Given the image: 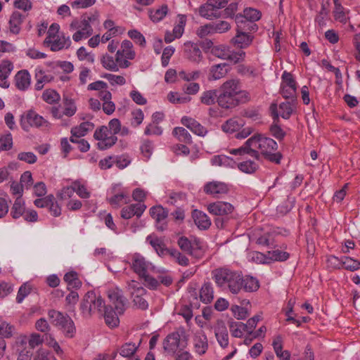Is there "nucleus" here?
<instances>
[{"mask_svg": "<svg viewBox=\"0 0 360 360\" xmlns=\"http://www.w3.org/2000/svg\"><path fill=\"white\" fill-rule=\"evenodd\" d=\"M217 103L222 108L229 109L238 105L240 101L237 97L231 95L230 93L226 94L221 91V94L217 96Z\"/></svg>", "mask_w": 360, "mask_h": 360, "instance_id": "26", "label": "nucleus"}, {"mask_svg": "<svg viewBox=\"0 0 360 360\" xmlns=\"http://www.w3.org/2000/svg\"><path fill=\"white\" fill-rule=\"evenodd\" d=\"M131 268L139 277L146 276L149 271H154L155 266L146 261L140 254H134L131 257Z\"/></svg>", "mask_w": 360, "mask_h": 360, "instance_id": "10", "label": "nucleus"}, {"mask_svg": "<svg viewBox=\"0 0 360 360\" xmlns=\"http://www.w3.org/2000/svg\"><path fill=\"white\" fill-rule=\"evenodd\" d=\"M181 335L179 331L169 334L162 342L163 349L168 353H174L181 345Z\"/></svg>", "mask_w": 360, "mask_h": 360, "instance_id": "15", "label": "nucleus"}, {"mask_svg": "<svg viewBox=\"0 0 360 360\" xmlns=\"http://www.w3.org/2000/svg\"><path fill=\"white\" fill-rule=\"evenodd\" d=\"M214 335L219 345L222 348H226L229 346V333L225 324L222 321H219L214 328Z\"/></svg>", "mask_w": 360, "mask_h": 360, "instance_id": "22", "label": "nucleus"}, {"mask_svg": "<svg viewBox=\"0 0 360 360\" xmlns=\"http://www.w3.org/2000/svg\"><path fill=\"white\" fill-rule=\"evenodd\" d=\"M87 20L82 19L79 20L77 19H75L72 21L70 25V30L71 31L75 30H79L81 31L84 32L87 35H91L93 33V29L91 25L88 23Z\"/></svg>", "mask_w": 360, "mask_h": 360, "instance_id": "35", "label": "nucleus"}, {"mask_svg": "<svg viewBox=\"0 0 360 360\" xmlns=\"http://www.w3.org/2000/svg\"><path fill=\"white\" fill-rule=\"evenodd\" d=\"M117 312H115L111 307H105L103 311V314L99 315L105 319V323L110 328H114L118 326L120 320Z\"/></svg>", "mask_w": 360, "mask_h": 360, "instance_id": "29", "label": "nucleus"}, {"mask_svg": "<svg viewBox=\"0 0 360 360\" xmlns=\"http://www.w3.org/2000/svg\"><path fill=\"white\" fill-rule=\"evenodd\" d=\"M46 42L50 44L51 50L53 51H57L64 48L68 49L71 45V40L70 37H63L59 39H55L54 38L47 40Z\"/></svg>", "mask_w": 360, "mask_h": 360, "instance_id": "39", "label": "nucleus"}, {"mask_svg": "<svg viewBox=\"0 0 360 360\" xmlns=\"http://www.w3.org/2000/svg\"><path fill=\"white\" fill-rule=\"evenodd\" d=\"M230 49L225 45H218L213 46L210 51L211 53L222 60H226L229 57V52Z\"/></svg>", "mask_w": 360, "mask_h": 360, "instance_id": "52", "label": "nucleus"}, {"mask_svg": "<svg viewBox=\"0 0 360 360\" xmlns=\"http://www.w3.org/2000/svg\"><path fill=\"white\" fill-rule=\"evenodd\" d=\"M267 257L269 259V263H270L271 262L276 261L284 262L289 258L290 255L287 252H284L278 249H276L268 251Z\"/></svg>", "mask_w": 360, "mask_h": 360, "instance_id": "46", "label": "nucleus"}, {"mask_svg": "<svg viewBox=\"0 0 360 360\" xmlns=\"http://www.w3.org/2000/svg\"><path fill=\"white\" fill-rule=\"evenodd\" d=\"M103 77L108 79L111 85H124L126 84V79L123 76L116 75L110 73H106L103 75Z\"/></svg>", "mask_w": 360, "mask_h": 360, "instance_id": "60", "label": "nucleus"}, {"mask_svg": "<svg viewBox=\"0 0 360 360\" xmlns=\"http://www.w3.org/2000/svg\"><path fill=\"white\" fill-rule=\"evenodd\" d=\"M31 84V76L26 70H20L15 76V85L20 91L27 90Z\"/></svg>", "mask_w": 360, "mask_h": 360, "instance_id": "24", "label": "nucleus"}, {"mask_svg": "<svg viewBox=\"0 0 360 360\" xmlns=\"http://www.w3.org/2000/svg\"><path fill=\"white\" fill-rule=\"evenodd\" d=\"M146 209V206L141 202H137L123 207L121 210V217L129 219L134 216L140 217Z\"/></svg>", "mask_w": 360, "mask_h": 360, "instance_id": "16", "label": "nucleus"}, {"mask_svg": "<svg viewBox=\"0 0 360 360\" xmlns=\"http://www.w3.org/2000/svg\"><path fill=\"white\" fill-rule=\"evenodd\" d=\"M63 279L67 283L68 289L70 288L79 289L82 286V282L75 271H70L65 274Z\"/></svg>", "mask_w": 360, "mask_h": 360, "instance_id": "45", "label": "nucleus"}, {"mask_svg": "<svg viewBox=\"0 0 360 360\" xmlns=\"http://www.w3.org/2000/svg\"><path fill=\"white\" fill-rule=\"evenodd\" d=\"M238 168L242 172L251 174L257 170L259 166L254 161L248 160L238 163Z\"/></svg>", "mask_w": 360, "mask_h": 360, "instance_id": "49", "label": "nucleus"}, {"mask_svg": "<svg viewBox=\"0 0 360 360\" xmlns=\"http://www.w3.org/2000/svg\"><path fill=\"white\" fill-rule=\"evenodd\" d=\"M193 345L195 352L199 355L206 353L208 349V341L203 330H200L195 333L193 338Z\"/></svg>", "mask_w": 360, "mask_h": 360, "instance_id": "14", "label": "nucleus"}, {"mask_svg": "<svg viewBox=\"0 0 360 360\" xmlns=\"http://www.w3.org/2000/svg\"><path fill=\"white\" fill-rule=\"evenodd\" d=\"M75 192L83 199H87L90 197V192L87 190L86 186L80 183L79 181H75Z\"/></svg>", "mask_w": 360, "mask_h": 360, "instance_id": "57", "label": "nucleus"}, {"mask_svg": "<svg viewBox=\"0 0 360 360\" xmlns=\"http://www.w3.org/2000/svg\"><path fill=\"white\" fill-rule=\"evenodd\" d=\"M342 268L354 271L360 268V262L349 257H342Z\"/></svg>", "mask_w": 360, "mask_h": 360, "instance_id": "54", "label": "nucleus"}, {"mask_svg": "<svg viewBox=\"0 0 360 360\" xmlns=\"http://www.w3.org/2000/svg\"><path fill=\"white\" fill-rule=\"evenodd\" d=\"M139 346V344L136 345L135 343L126 342L120 347L118 352L123 357H131L135 354Z\"/></svg>", "mask_w": 360, "mask_h": 360, "instance_id": "47", "label": "nucleus"}, {"mask_svg": "<svg viewBox=\"0 0 360 360\" xmlns=\"http://www.w3.org/2000/svg\"><path fill=\"white\" fill-rule=\"evenodd\" d=\"M132 43L129 40H124L121 44V52L124 58L132 60L135 57V52L132 50Z\"/></svg>", "mask_w": 360, "mask_h": 360, "instance_id": "55", "label": "nucleus"}, {"mask_svg": "<svg viewBox=\"0 0 360 360\" xmlns=\"http://www.w3.org/2000/svg\"><path fill=\"white\" fill-rule=\"evenodd\" d=\"M13 69V63L9 60H2L0 63V86L2 88H8L9 82L8 77L11 75Z\"/></svg>", "mask_w": 360, "mask_h": 360, "instance_id": "23", "label": "nucleus"}, {"mask_svg": "<svg viewBox=\"0 0 360 360\" xmlns=\"http://www.w3.org/2000/svg\"><path fill=\"white\" fill-rule=\"evenodd\" d=\"M14 330V327L6 322L4 321L0 323V337L1 338L11 337Z\"/></svg>", "mask_w": 360, "mask_h": 360, "instance_id": "61", "label": "nucleus"}, {"mask_svg": "<svg viewBox=\"0 0 360 360\" xmlns=\"http://www.w3.org/2000/svg\"><path fill=\"white\" fill-rule=\"evenodd\" d=\"M20 125L25 131H28L30 127L49 128L51 124L36 112L29 110L22 115Z\"/></svg>", "mask_w": 360, "mask_h": 360, "instance_id": "5", "label": "nucleus"}, {"mask_svg": "<svg viewBox=\"0 0 360 360\" xmlns=\"http://www.w3.org/2000/svg\"><path fill=\"white\" fill-rule=\"evenodd\" d=\"M213 34L214 33H224L227 32L231 25L227 21L220 20L216 22H211Z\"/></svg>", "mask_w": 360, "mask_h": 360, "instance_id": "58", "label": "nucleus"}, {"mask_svg": "<svg viewBox=\"0 0 360 360\" xmlns=\"http://www.w3.org/2000/svg\"><path fill=\"white\" fill-rule=\"evenodd\" d=\"M239 88L240 81L236 79H231L224 82L220 87V90L226 94L230 93L231 95L237 97Z\"/></svg>", "mask_w": 360, "mask_h": 360, "instance_id": "31", "label": "nucleus"}, {"mask_svg": "<svg viewBox=\"0 0 360 360\" xmlns=\"http://www.w3.org/2000/svg\"><path fill=\"white\" fill-rule=\"evenodd\" d=\"M127 290L130 293L132 302L135 306L141 309H146L148 308V304L143 297L146 290L138 281L134 280L128 281Z\"/></svg>", "mask_w": 360, "mask_h": 360, "instance_id": "6", "label": "nucleus"}, {"mask_svg": "<svg viewBox=\"0 0 360 360\" xmlns=\"http://www.w3.org/2000/svg\"><path fill=\"white\" fill-rule=\"evenodd\" d=\"M192 217L195 225L201 230H206L211 226L210 217L202 211L198 210H193Z\"/></svg>", "mask_w": 360, "mask_h": 360, "instance_id": "27", "label": "nucleus"}, {"mask_svg": "<svg viewBox=\"0 0 360 360\" xmlns=\"http://www.w3.org/2000/svg\"><path fill=\"white\" fill-rule=\"evenodd\" d=\"M230 71V68L228 63H222L213 65L210 67L208 74V79L218 80L224 78Z\"/></svg>", "mask_w": 360, "mask_h": 360, "instance_id": "21", "label": "nucleus"}, {"mask_svg": "<svg viewBox=\"0 0 360 360\" xmlns=\"http://www.w3.org/2000/svg\"><path fill=\"white\" fill-rule=\"evenodd\" d=\"M328 6V1H326V2L323 1L321 4V9L315 18L316 24L321 28L326 25V19L329 13Z\"/></svg>", "mask_w": 360, "mask_h": 360, "instance_id": "44", "label": "nucleus"}, {"mask_svg": "<svg viewBox=\"0 0 360 360\" xmlns=\"http://www.w3.org/2000/svg\"><path fill=\"white\" fill-rule=\"evenodd\" d=\"M168 11V6L166 4H163L156 9H150L148 11L149 18L153 22H158L166 16Z\"/></svg>", "mask_w": 360, "mask_h": 360, "instance_id": "38", "label": "nucleus"}, {"mask_svg": "<svg viewBox=\"0 0 360 360\" xmlns=\"http://www.w3.org/2000/svg\"><path fill=\"white\" fill-rule=\"evenodd\" d=\"M204 192L214 198H219L221 195L226 194L229 191L228 186L221 181H213L207 183L204 186Z\"/></svg>", "mask_w": 360, "mask_h": 360, "instance_id": "12", "label": "nucleus"}, {"mask_svg": "<svg viewBox=\"0 0 360 360\" xmlns=\"http://www.w3.org/2000/svg\"><path fill=\"white\" fill-rule=\"evenodd\" d=\"M261 18V13L255 8H247L243 11V15L238 14L236 15V22L238 25V27H241L240 24H243L246 22V21H250L251 22L257 21Z\"/></svg>", "mask_w": 360, "mask_h": 360, "instance_id": "20", "label": "nucleus"}, {"mask_svg": "<svg viewBox=\"0 0 360 360\" xmlns=\"http://www.w3.org/2000/svg\"><path fill=\"white\" fill-rule=\"evenodd\" d=\"M101 63L102 66L108 70L112 72L118 71V65L115 62L113 57L108 54H105L102 56Z\"/></svg>", "mask_w": 360, "mask_h": 360, "instance_id": "50", "label": "nucleus"}, {"mask_svg": "<svg viewBox=\"0 0 360 360\" xmlns=\"http://www.w3.org/2000/svg\"><path fill=\"white\" fill-rule=\"evenodd\" d=\"M243 120L233 117L228 120L224 124H222L221 129L226 133H233L238 131L243 126Z\"/></svg>", "mask_w": 360, "mask_h": 360, "instance_id": "37", "label": "nucleus"}, {"mask_svg": "<svg viewBox=\"0 0 360 360\" xmlns=\"http://www.w3.org/2000/svg\"><path fill=\"white\" fill-rule=\"evenodd\" d=\"M30 292L31 286L29 284L25 283L22 285L18 292L16 302L18 303H21L22 300L30 293Z\"/></svg>", "mask_w": 360, "mask_h": 360, "instance_id": "64", "label": "nucleus"}, {"mask_svg": "<svg viewBox=\"0 0 360 360\" xmlns=\"http://www.w3.org/2000/svg\"><path fill=\"white\" fill-rule=\"evenodd\" d=\"M281 79L280 93L282 96L285 99H296L297 85L292 75L284 71Z\"/></svg>", "mask_w": 360, "mask_h": 360, "instance_id": "8", "label": "nucleus"}, {"mask_svg": "<svg viewBox=\"0 0 360 360\" xmlns=\"http://www.w3.org/2000/svg\"><path fill=\"white\" fill-rule=\"evenodd\" d=\"M172 134L179 141L186 144L192 143V136L188 131L184 127H175L172 131Z\"/></svg>", "mask_w": 360, "mask_h": 360, "instance_id": "41", "label": "nucleus"}, {"mask_svg": "<svg viewBox=\"0 0 360 360\" xmlns=\"http://www.w3.org/2000/svg\"><path fill=\"white\" fill-rule=\"evenodd\" d=\"M146 240L151 245L158 255L164 256L169 254L171 250L165 247L161 238L150 235L147 236Z\"/></svg>", "mask_w": 360, "mask_h": 360, "instance_id": "28", "label": "nucleus"}, {"mask_svg": "<svg viewBox=\"0 0 360 360\" xmlns=\"http://www.w3.org/2000/svg\"><path fill=\"white\" fill-rule=\"evenodd\" d=\"M63 115L68 117L73 116L77 110L75 101L70 98L65 97L63 98Z\"/></svg>", "mask_w": 360, "mask_h": 360, "instance_id": "51", "label": "nucleus"}, {"mask_svg": "<svg viewBox=\"0 0 360 360\" xmlns=\"http://www.w3.org/2000/svg\"><path fill=\"white\" fill-rule=\"evenodd\" d=\"M283 340L281 335H277L274 338L273 340V347L275 351V353L276 356L279 358H281V356H284L285 352H289L287 350L283 351Z\"/></svg>", "mask_w": 360, "mask_h": 360, "instance_id": "59", "label": "nucleus"}, {"mask_svg": "<svg viewBox=\"0 0 360 360\" xmlns=\"http://www.w3.org/2000/svg\"><path fill=\"white\" fill-rule=\"evenodd\" d=\"M296 106V99H290V101L283 102L277 106L278 116L283 119H289Z\"/></svg>", "mask_w": 360, "mask_h": 360, "instance_id": "30", "label": "nucleus"}, {"mask_svg": "<svg viewBox=\"0 0 360 360\" xmlns=\"http://www.w3.org/2000/svg\"><path fill=\"white\" fill-rule=\"evenodd\" d=\"M109 203L115 208H118L129 202V197L124 192L114 194L111 198H108Z\"/></svg>", "mask_w": 360, "mask_h": 360, "instance_id": "42", "label": "nucleus"}, {"mask_svg": "<svg viewBox=\"0 0 360 360\" xmlns=\"http://www.w3.org/2000/svg\"><path fill=\"white\" fill-rule=\"evenodd\" d=\"M213 293H214L213 288H212L211 283H205L202 286L200 291V300L205 304L210 303L214 298Z\"/></svg>", "mask_w": 360, "mask_h": 360, "instance_id": "40", "label": "nucleus"}, {"mask_svg": "<svg viewBox=\"0 0 360 360\" xmlns=\"http://www.w3.org/2000/svg\"><path fill=\"white\" fill-rule=\"evenodd\" d=\"M144 118V115L141 109H136L131 112V124L134 127L140 125Z\"/></svg>", "mask_w": 360, "mask_h": 360, "instance_id": "62", "label": "nucleus"}, {"mask_svg": "<svg viewBox=\"0 0 360 360\" xmlns=\"http://www.w3.org/2000/svg\"><path fill=\"white\" fill-rule=\"evenodd\" d=\"M252 39L253 37L251 34L238 30L237 34L231 39V42L236 48L245 49L251 44Z\"/></svg>", "mask_w": 360, "mask_h": 360, "instance_id": "25", "label": "nucleus"}, {"mask_svg": "<svg viewBox=\"0 0 360 360\" xmlns=\"http://www.w3.org/2000/svg\"><path fill=\"white\" fill-rule=\"evenodd\" d=\"M94 128V123L91 122H84L81 123L79 126L72 127L70 132L72 136L81 138L84 136L89 131H92Z\"/></svg>", "mask_w": 360, "mask_h": 360, "instance_id": "33", "label": "nucleus"}, {"mask_svg": "<svg viewBox=\"0 0 360 360\" xmlns=\"http://www.w3.org/2000/svg\"><path fill=\"white\" fill-rule=\"evenodd\" d=\"M24 200L17 197L11 210V215L13 219H18L23 215L25 211Z\"/></svg>", "mask_w": 360, "mask_h": 360, "instance_id": "36", "label": "nucleus"}, {"mask_svg": "<svg viewBox=\"0 0 360 360\" xmlns=\"http://www.w3.org/2000/svg\"><path fill=\"white\" fill-rule=\"evenodd\" d=\"M335 8H334V18L335 20H338L342 23L347 22V16L344 11V8L340 4L339 0H334Z\"/></svg>", "mask_w": 360, "mask_h": 360, "instance_id": "53", "label": "nucleus"}, {"mask_svg": "<svg viewBox=\"0 0 360 360\" xmlns=\"http://www.w3.org/2000/svg\"><path fill=\"white\" fill-rule=\"evenodd\" d=\"M217 89L207 90L201 94L200 100L202 104L206 105H211L217 101Z\"/></svg>", "mask_w": 360, "mask_h": 360, "instance_id": "43", "label": "nucleus"}, {"mask_svg": "<svg viewBox=\"0 0 360 360\" xmlns=\"http://www.w3.org/2000/svg\"><path fill=\"white\" fill-rule=\"evenodd\" d=\"M35 79V89L40 91L43 89L44 84L50 82L53 79V77L51 75L46 74L41 69H36Z\"/></svg>", "mask_w": 360, "mask_h": 360, "instance_id": "34", "label": "nucleus"}, {"mask_svg": "<svg viewBox=\"0 0 360 360\" xmlns=\"http://www.w3.org/2000/svg\"><path fill=\"white\" fill-rule=\"evenodd\" d=\"M207 209L214 215L224 216L231 214L233 210V207L229 202L217 201L210 203Z\"/></svg>", "mask_w": 360, "mask_h": 360, "instance_id": "17", "label": "nucleus"}, {"mask_svg": "<svg viewBox=\"0 0 360 360\" xmlns=\"http://www.w3.org/2000/svg\"><path fill=\"white\" fill-rule=\"evenodd\" d=\"M229 327L232 336L235 338H241L243 333L246 332L245 323L242 322L230 321Z\"/></svg>", "mask_w": 360, "mask_h": 360, "instance_id": "48", "label": "nucleus"}, {"mask_svg": "<svg viewBox=\"0 0 360 360\" xmlns=\"http://www.w3.org/2000/svg\"><path fill=\"white\" fill-rule=\"evenodd\" d=\"M228 2V0H207L199 8V14L209 20L217 18L220 16L218 10L225 7Z\"/></svg>", "mask_w": 360, "mask_h": 360, "instance_id": "7", "label": "nucleus"}, {"mask_svg": "<svg viewBox=\"0 0 360 360\" xmlns=\"http://www.w3.org/2000/svg\"><path fill=\"white\" fill-rule=\"evenodd\" d=\"M278 144L274 139L262 134H256L248 139L242 146L231 149L229 153L234 155L248 154L257 160L263 157L271 162L280 164L283 155L281 153L276 152Z\"/></svg>", "mask_w": 360, "mask_h": 360, "instance_id": "2", "label": "nucleus"}, {"mask_svg": "<svg viewBox=\"0 0 360 360\" xmlns=\"http://www.w3.org/2000/svg\"><path fill=\"white\" fill-rule=\"evenodd\" d=\"M105 307L104 300L101 296H96L93 291H89L80 304V310L84 318H89L95 314L102 315Z\"/></svg>", "mask_w": 360, "mask_h": 360, "instance_id": "3", "label": "nucleus"}, {"mask_svg": "<svg viewBox=\"0 0 360 360\" xmlns=\"http://www.w3.org/2000/svg\"><path fill=\"white\" fill-rule=\"evenodd\" d=\"M212 274L218 288L233 295L239 294L241 291L254 292L259 287L258 281L252 276H243L241 272L226 267L216 269Z\"/></svg>", "mask_w": 360, "mask_h": 360, "instance_id": "1", "label": "nucleus"}, {"mask_svg": "<svg viewBox=\"0 0 360 360\" xmlns=\"http://www.w3.org/2000/svg\"><path fill=\"white\" fill-rule=\"evenodd\" d=\"M48 316L52 323L58 328L67 338H72L76 332L73 321L68 315L55 309L49 310Z\"/></svg>", "mask_w": 360, "mask_h": 360, "instance_id": "4", "label": "nucleus"}, {"mask_svg": "<svg viewBox=\"0 0 360 360\" xmlns=\"http://www.w3.org/2000/svg\"><path fill=\"white\" fill-rule=\"evenodd\" d=\"M236 71L239 75H245L252 77L257 76L255 69L250 65H246L244 64L238 65L236 68Z\"/></svg>", "mask_w": 360, "mask_h": 360, "instance_id": "56", "label": "nucleus"}, {"mask_svg": "<svg viewBox=\"0 0 360 360\" xmlns=\"http://www.w3.org/2000/svg\"><path fill=\"white\" fill-rule=\"evenodd\" d=\"M181 122L193 133L199 136H205L207 133V129L193 118L184 116L181 118Z\"/></svg>", "mask_w": 360, "mask_h": 360, "instance_id": "19", "label": "nucleus"}, {"mask_svg": "<svg viewBox=\"0 0 360 360\" xmlns=\"http://www.w3.org/2000/svg\"><path fill=\"white\" fill-rule=\"evenodd\" d=\"M107 295L117 314H122L126 310L128 301L123 295L122 290L118 288H110L108 290Z\"/></svg>", "mask_w": 360, "mask_h": 360, "instance_id": "9", "label": "nucleus"}, {"mask_svg": "<svg viewBox=\"0 0 360 360\" xmlns=\"http://www.w3.org/2000/svg\"><path fill=\"white\" fill-rule=\"evenodd\" d=\"M271 114L273 117V124L271 125L269 130L273 136L278 140H282L285 136V131L278 125L279 118L277 109V105L273 103L270 106Z\"/></svg>", "mask_w": 360, "mask_h": 360, "instance_id": "13", "label": "nucleus"}, {"mask_svg": "<svg viewBox=\"0 0 360 360\" xmlns=\"http://www.w3.org/2000/svg\"><path fill=\"white\" fill-rule=\"evenodd\" d=\"M25 15L18 11H15L11 15L9 20L10 31L13 34H17L20 31V25L22 24Z\"/></svg>", "mask_w": 360, "mask_h": 360, "instance_id": "32", "label": "nucleus"}, {"mask_svg": "<svg viewBox=\"0 0 360 360\" xmlns=\"http://www.w3.org/2000/svg\"><path fill=\"white\" fill-rule=\"evenodd\" d=\"M245 57V52L240 50L238 51H229V57L226 60L233 62V63H238L244 60Z\"/></svg>", "mask_w": 360, "mask_h": 360, "instance_id": "63", "label": "nucleus"}, {"mask_svg": "<svg viewBox=\"0 0 360 360\" xmlns=\"http://www.w3.org/2000/svg\"><path fill=\"white\" fill-rule=\"evenodd\" d=\"M184 55L187 59L194 63H199L202 58V52L198 46L190 41L184 44Z\"/></svg>", "mask_w": 360, "mask_h": 360, "instance_id": "18", "label": "nucleus"}, {"mask_svg": "<svg viewBox=\"0 0 360 360\" xmlns=\"http://www.w3.org/2000/svg\"><path fill=\"white\" fill-rule=\"evenodd\" d=\"M149 212L151 217L155 220L156 229L160 231H165L167 227V210L159 205L152 207Z\"/></svg>", "mask_w": 360, "mask_h": 360, "instance_id": "11", "label": "nucleus"}]
</instances>
